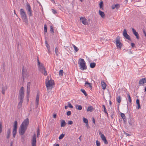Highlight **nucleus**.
Returning a JSON list of instances; mask_svg holds the SVG:
<instances>
[{
  "label": "nucleus",
  "mask_w": 146,
  "mask_h": 146,
  "mask_svg": "<svg viewBox=\"0 0 146 146\" xmlns=\"http://www.w3.org/2000/svg\"><path fill=\"white\" fill-rule=\"evenodd\" d=\"M102 107L104 108V111L105 113L106 114H107V116H108V113L107 112V111L106 110V108L105 107V105H102Z\"/></svg>",
  "instance_id": "32"
},
{
  "label": "nucleus",
  "mask_w": 146,
  "mask_h": 146,
  "mask_svg": "<svg viewBox=\"0 0 146 146\" xmlns=\"http://www.w3.org/2000/svg\"><path fill=\"white\" fill-rule=\"evenodd\" d=\"M123 35L126 39L130 41H131V38L129 35L127 34L126 29H124V30Z\"/></svg>",
  "instance_id": "11"
},
{
  "label": "nucleus",
  "mask_w": 146,
  "mask_h": 146,
  "mask_svg": "<svg viewBox=\"0 0 146 146\" xmlns=\"http://www.w3.org/2000/svg\"><path fill=\"white\" fill-rule=\"evenodd\" d=\"M63 71L62 70H60L59 71V75L60 76H62L63 73Z\"/></svg>",
  "instance_id": "38"
},
{
  "label": "nucleus",
  "mask_w": 146,
  "mask_h": 146,
  "mask_svg": "<svg viewBox=\"0 0 146 146\" xmlns=\"http://www.w3.org/2000/svg\"><path fill=\"white\" fill-rule=\"evenodd\" d=\"M127 98L128 99V100L129 102L130 103L131 102V98L130 97V95L129 94H128L127 95Z\"/></svg>",
  "instance_id": "36"
},
{
  "label": "nucleus",
  "mask_w": 146,
  "mask_h": 146,
  "mask_svg": "<svg viewBox=\"0 0 146 146\" xmlns=\"http://www.w3.org/2000/svg\"><path fill=\"white\" fill-rule=\"evenodd\" d=\"M143 33L144 35L146 37V33L145 31V30H143Z\"/></svg>",
  "instance_id": "57"
},
{
  "label": "nucleus",
  "mask_w": 146,
  "mask_h": 146,
  "mask_svg": "<svg viewBox=\"0 0 146 146\" xmlns=\"http://www.w3.org/2000/svg\"><path fill=\"white\" fill-rule=\"evenodd\" d=\"M38 66L39 67V71L42 73H43V70L45 68L44 67L43 64H42L41 63Z\"/></svg>",
  "instance_id": "15"
},
{
  "label": "nucleus",
  "mask_w": 146,
  "mask_h": 146,
  "mask_svg": "<svg viewBox=\"0 0 146 146\" xmlns=\"http://www.w3.org/2000/svg\"><path fill=\"white\" fill-rule=\"evenodd\" d=\"M132 31L134 35L136 36L137 38L139 39V36L138 33L133 28H132Z\"/></svg>",
  "instance_id": "17"
},
{
  "label": "nucleus",
  "mask_w": 146,
  "mask_h": 146,
  "mask_svg": "<svg viewBox=\"0 0 146 146\" xmlns=\"http://www.w3.org/2000/svg\"><path fill=\"white\" fill-rule=\"evenodd\" d=\"M71 111H68L67 112L66 114L68 116H69L71 115Z\"/></svg>",
  "instance_id": "49"
},
{
  "label": "nucleus",
  "mask_w": 146,
  "mask_h": 146,
  "mask_svg": "<svg viewBox=\"0 0 146 146\" xmlns=\"http://www.w3.org/2000/svg\"><path fill=\"white\" fill-rule=\"evenodd\" d=\"M31 145L32 146H36V135L34 134L31 140Z\"/></svg>",
  "instance_id": "10"
},
{
  "label": "nucleus",
  "mask_w": 146,
  "mask_h": 146,
  "mask_svg": "<svg viewBox=\"0 0 146 146\" xmlns=\"http://www.w3.org/2000/svg\"><path fill=\"white\" fill-rule=\"evenodd\" d=\"M136 104H137V107H136V108L138 109L141 108V105H140V103H139V99H137L136 100Z\"/></svg>",
  "instance_id": "24"
},
{
  "label": "nucleus",
  "mask_w": 146,
  "mask_h": 146,
  "mask_svg": "<svg viewBox=\"0 0 146 146\" xmlns=\"http://www.w3.org/2000/svg\"><path fill=\"white\" fill-rule=\"evenodd\" d=\"M58 48H55V52L57 56H58Z\"/></svg>",
  "instance_id": "46"
},
{
  "label": "nucleus",
  "mask_w": 146,
  "mask_h": 146,
  "mask_svg": "<svg viewBox=\"0 0 146 146\" xmlns=\"http://www.w3.org/2000/svg\"><path fill=\"white\" fill-rule=\"evenodd\" d=\"M123 121L124 123H127V119L126 118H123Z\"/></svg>",
  "instance_id": "52"
},
{
  "label": "nucleus",
  "mask_w": 146,
  "mask_h": 146,
  "mask_svg": "<svg viewBox=\"0 0 146 146\" xmlns=\"http://www.w3.org/2000/svg\"><path fill=\"white\" fill-rule=\"evenodd\" d=\"M86 127H87V128L88 129H89V128H90V127H89V126L88 125V123H86Z\"/></svg>",
  "instance_id": "53"
},
{
  "label": "nucleus",
  "mask_w": 146,
  "mask_h": 146,
  "mask_svg": "<svg viewBox=\"0 0 146 146\" xmlns=\"http://www.w3.org/2000/svg\"><path fill=\"white\" fill-rule=\"evenodd\" d=\"M66 124L64 120H62L61 122V127H64Z\"/></svg>",
  "instance_id": "29"
},
{
  "label": "nucleus",
  "mask_w": 146,
  "mask_h": 146,
  "mask_svg": "<svg viewBox=\"0 0 146 146\" xmlns=\"http://www.w3.org/2000/svg\"><path fill=\"white\" fill-rule=\"evenodd\" d=\"M26 9L27 10V11L29 17L32 16V11L31 7L29 3H27L26 7Z\"/></svg>",
  "instance_id": "8"
},
{
  "label": "nucleus",
  "mask_w": 146,
  "mask_h": 146,
  "mask_svg": "<svg viewBox=\"0 0 146 146\" xmlns=\"http://www.w3.org/2000/svg\"><path fill=\"white\" fill-rule=\"evenodd\" d=\"M45 76H46L47 74V73L45 68L43 70V73H42Z\"/></svg>",
  "instance_id": "39"
},
{
  "label": "nucleus",
  "mask_w": 146,
  "mask_h": 146,
  "mask_svg": "<svg viewBox=\"0 0 146 146\" xmlns=\"http://www.w3.org/2000/svg\"><path fill=\"white\" fill-rule=\"evenodd\" d=\"M54 85V82L51 79L47 82L46 81V85L48 92L53 88V86Z\"/></svg>",
  "instance_id": "3"
},
{
  "label": "nucleus",
  "mask_w": 146,
  "mask_h": 146,
  "mask_svg": "<svg viewBox=\"0 0 146 146\" xmlns=\"http://www.w3.org/2000/svg\"><path fill=\"white\" fill-rule=\"evenodd\" d=\"M72 46L74 48V50L76 52H77L79 50L78 48L74 44H72Z\"/></svg>",
  "instance_id": "34"
},
{
  "label": "nucleus",
  "mask_w": 146,
  "mask_h": 146,
  "mask_svg": "<svg viewBox=\"0 0 146 146\" xmlns=\"http://www.w3.org/2000/svg\"><path fill=\"white\" fill-rule=\"evenodd\" d=\"M37 137H39L40 136V130L39 127H38L37 129Z\"/></svg>",
  "instance_id": "33"
},
{
  "label": "nucleus",
  "mask_w": 146,
  "mask_h": 146,
  "mask_svg": "<svg viewBox=\"0 0 146 146\" xmlns=\"http://www.w3.org/2000/svg\"><path fill=\"white\" fill-rule=\"evenodd\" d=\"M102 86V89L105 90L106 86V84L104 81H102L101 82Z\"/></svg>",
  "instance_id": "20"
},
{
  "label": "nucleus",
  "mask_w": 146,
  "mask_h": 146,
  "mask_svg": "<svg viewBox=\"0 0 146 146\" xmlns=\"http://www.w3.org/2000/svg\"><path fill=\"white\" fill-rule=\"evenodd\" d=\"M7 88V87L6 85L4 86L3 85L2 86V93L3 94H5V91H6Z\"/></svg>",
  "instance_id": "18"
},
{
  "label": "nucleus",
  "mask_w": 146,
  "mask_h": 146,
  "mask_svg": "<svg viewBox=\"0 0 146 146\" xmlns=\"http://www.w3.org/2000/svg\"><path fill=\"white\" fill-rule=\"evenodd\" d=\"M120 7V6L118 4H116L115 5H112L111 8L113 9H114L115 8L118 9Z\"/></svg>",
  "instance_id": "25"
},
{
  "label": "nucleus",
  "mask_w": 146,
  "mask_h": 146,
  "mask_svg": "<svg viewBox=\"0 0 146 146\" xmlns=\"http://www.w3.org/2000/svg\"><path fill=\"white\" fill-rule=\"evenodd\" d=\"M78 64L79 65V67L81 70H83L87 68L86 63L83 59L80 58L79 59Z\"/></svg>",
  "instance_id": "4"
},
{
  "label": "nucleus",
  "mask_w": 146,
  "mask_h": 146,
  "mask_svg": "<svg viewBox=\"0 0 146 146\" xmlns=\"http://www.w3.org/2000/svg\"><path fill=\"white\" fill-rule=\"evenodd\" d=\"M21 142L23 143H24V142H25V138H24V137L23 136H22L21 137Z\"/></svg>",
  "instance_id": "45"
},
{
  "label": "nucleus",
  "mask_w": 146,
  "mask_h": 146,
  "mask_svg": "<svg viewBox=\"0 0 146 146\" xmlns=\"http://www.w3.org/2000/svg\"><path fill=\"white\" fill-rule=\"evenodd\" d=\"M37 62L38 64V66H39V65L41 64V63H40L38 58L37 59Z\"/></svg>",
  "instance_id": "55"
},
{
  "label": "nucleus",
  "mask_w": 146,
  "mask_h": 146,
  "mask_svg": "<svg viewBox=\"0 0 146 146\" xmlns=\"http://www.w3.org/2000/svg\"><path fill=\"white\" fill-rule=\"evenodd\" d=\"M121 116L122 117V119H123V118H125L126 117L124 113H121Z\"/></svg>",
  "instance_id": "43"
},
{
  "label": "nucleus",
  "mask_w": 146,
  "mask_h": 146,
  "mask_svg": "<svg viewBox=\"0 0 146 146\" xmlns=\"http://www.w3.org/2000/svg\"><path fill=\"white\" fill-rule=\"evenodd\" d=\"M94 110V108L93 107L91 106H89L87 109V111L92 112Z\"/></svg>",
  "instance_id": "21"
},
{
  "label": "nucleus",
  "mask_w": 146,
  "mask_h": 146,
  "mask_svg": "<svg viewBox=\"0 0 146 146\" xmlns=\"http://www.w3.org/2000/svg\"><path fill=\"white\" fill-rule=\"evenodd\" d=\"M68 106L71 108H73V106L69 102L68 103Z\"/></svg>",
  "instance_id": "42"
},
{
  "label": "nucleus",
  "mask_w": 146,
  "mask_h": 146,
  "mask_svg": "<svg viewBox=\"0 0 146 146\" xmlns=\"http://www.w3.org/2000/svg\"><path fill=\"white\" fill-rule=\"evenodd\" d=\"M22 71L23 78V79L24 80L25 78L27 76V71L24 69V67H23L22 68Z\"/></svg>",
  "instance_id": "12"
},
{
  "label": "nucleus",
  "mask_w": 146,
  "mask_h": 146,
  "mask_svg": "<svg viewBox=\"0 0 146 146\" xmlns=\"http://www.w3.org/2000/svg\"><path fill=\"white\" fill-rule=\"evenodd\" d=\"M103 4V3L102 1L100 3L99 5H100V8L102 9V8Z\"/></svg>",
  "instance_id": "44"
},
{
  "label": "nucleus",
  "mask_w": 146,
  "mask_h": 146,
  "mask_svg": "<svg viewBox=\"0 0 146 146\" xmlns=\"http://www.w3.org/2000/svg\"><path fill=\"white\" fill-rule=\"evenodd\" d=\"M81 91L84 94V95L86 96H87V94H86V92L84 90L82 89H81Z\"/></svg>",
  "instance_id": "35"
},
{
  "label": "nucleus",
  "mask_w": 146,
  "mask_h": 146,
  "mask_svg": "<svg viewBox=\"0 0 146 146\" xmlns=\"http://www.w3.org/2000/svg\"><path fill=\"white\" fill-rule=\"evenodd\" d=\"M128 123L131 126H132L133 124V119L131 118H130L128 120Z\"/></svg>",
  "instance_id": "28"
},
{
  "label": "nucleus",
  "mask_w": 146,
  "mask_h": 146,
  "mask_svg": "<svg viewBox=\"0 0 146 146\" xmlns=\"http://www.w3.org/2000/svg\"><path fill=\"white\" fill-rule=\"evenodd\" d=\"M39 102V95L37 94L36 99V106H37Z\"/></svg>",
  "instance_id": "23"
},
{
  "label": "nucleus",
  "mask_w": 146,
  "mask_h": 146,
  "mask_svg": "<svg viewBox=\"0 0 146 146\" xmlns=\"http://www.w3.org/2000/svg\"><path fill=\"white\" fill-rule=\"evenodd\" d=\"M0 128H2V125L1 123H0Z\"/></svg>",
  "instance_id": "62"
},
{
  "label": "nucleus",
  "mask_w": 146,
  "mask_h": 146,
  "mask_svg": "<svg viewBox=\"0 0 146 146\" xmlns=\"http://www.w3.org/2000/svg\"><path fill=\"white\" fill-rule=\"evenodd\" d=\"M109 104L110 105L112 103L110 101L109 102Z\"/></svg>",
  "instance_id": "64"
},
{
  "label": "nucleus",
  "mask_w": 146,
  "mask_h": 146,
  "mask_svg": "<svg viewBox=\"0 0 146 146\" xmlns=\"http://www.w3.org/2000/svg\"><path fill=\"white\" fill-rule=\"evenodd\" d=\"M17 122L16 120L14 121L13 126V136L15 137L17 133Z\"/></svg>",
  "instance_id": "7"
},
{
  "label": "nucleus",
  "mask_w": 146,
  "mask_h": 146,
  "mask_svg": "<svg viewBox=\"0 0 146 146\" xmlns=\"http://www.w3.org/2000/svg\"><path fill=\"white\" fill-rule=\"evenodd\" d=\"M124 133L127 136H130V135H129V134L127 133H125V132H124Z\"/></svg>",
  "instance_id": "60"
},
{
  "label": "nucleus",
  "mask_w": 146,
  "mask_h": 146,
  "mask_svg": "<svg viewBox=\"0 0 146 146\" xmlns=\"http://www.w3.org/2000/svg\"><path fill=\"white\" fill-rule=\"evenodd\" d=\"M46 46L47 47V48L48 50V52H50V48L49 46V44H46Z\"/></svg>",
  "instance_id": "50"
},
{
  "label": "nucleus",
  "mask_w": 146,
  "mask_h": 146,
  "mask_svg": "<svg viewBox=\"0 0 146 146\" xmlns=\"http://www.w3.org/2000/svg\"><path fill=\"white\" fill-rule=\"evenodd\" d=\"M96 63L94 62L91 63L90 64V66L92 68H93L96 66Z\"/></svg>",
  "instance_id": "30"
},
{
  "label": "nucleus",
  "mask_w": 146,
  "mask_h": 146,
  "mask_svg": "<svg viewBox=\"0 0 146 146\" xmlns=\"http://www.w3.org/2000/svg\"><path fill=\"white\" fill-rule=\"evenodd\" d=\"M121 98L120 96H118L116 98V100L118 103H120L121 102Z\"/></svg>",
  "instance_id": "31"
},
{
  "label": "nucleus",
  "mask_w": 146,
  "mask_h": 146,
  "mask_svg": "<svg viewBox=\"0 0 146 146\" xmlns=\"http://www.w3.org/2000/svg\"><path fill=\"white\" fill-rule=\"evenodd\" d=\"M145 83H146V78L141 79L139 82V84L140 85H143Z\"/></svg>",
  "instance_id": "16"
},
{
  "label": "nucleus",
  "mask_w": 146,
  "mask_h": 146,
  "mask_svg": "<svg viewBox=\"0 0 146 146\" xmlns=\"http://www.w3.org/2000/svg\"><path fill=\"white\" fill-rule=\"evenodd\" d=\"M31 85V83L29 82H28L27 83V100H29L27 98H28L29 96V93L30 92V87Z\"/></svg>",
  "instance_id": "9"
},
{
  "label": "nucleus",
  "mask_w": 146,
  "mask_h": 146,
  "mask_svg": "<svg viewBox=\"0 0 146 146\" xmlns=\"http://www.w3.org/2000/svg\"><path fill=\"white\" fill-rule=\"evenodd\" d=\"M99 14L101 16L102 18H104L105 17V14L104 12L99 10Z\"/></svg>",
  "instance_id": "22"
},
{
  "label": "nucleus",
  "mask_w": 146,
  "mask_h": 146,
  "mask_svg": "<svg viewBox=\"0 0 146 146\" xmlns=\"http://www.w3.org/2000/svg\"><path fill=\"white\" fill-rule=\"evenodd\" d=\"M68 107V106H65V109H67V107Z\"/></svg>",
  "instance_id": "63"
},
{
  "label": "nucleus",
  "mask_w": 146,
  "mask_h": 146,
  "mask_svg": "<svg viewBox=\"0 0 146 146\" xmlns=\"http://www.w3.org/2000/svg\"><path fill=\"white\" fill-rule=\"evenodd\" d=\"M68 123L69 125H71L73 123V122L72 121H69L68 122Z\"/></svg>",
  "instance_id": "51"
},
{
  "label": "nucleus",
  "mask_w": 146,
  "mask_h": 146,
  "mask_svg": "<svg viewBox=\"0 0 146 146\" xmlns=\"http://www.w3.org/2000/svg\"><path fill=\"white\" fill-rule=\"evenodd\" d=\"M50 31L51 32H52L53 33H54V29H53V27L51 26H50Z\"/></svg>",
  "instance_id": "48"
},
{
  "label": "nucleus",
  "mask_w": 146,
  "mask_h": 146,
  "mask_svg": "<svg viewBox=\"0 0 146 146\" xmlns=\"http://www.w3.org/2000/svg\"><path fill=\"white\" fill-rule=\"evenodd\" d=\"M83 120L84 122L86 123H88V120L85 118H83Z\"/></svg>",
  "instance_id": "37"
},
{
  "label": "nucleus",
  "mask_w": 146,
  "mask_h": 146,
  "mask_svg": "<svg viewBox=\"0 0 146 146\" xmlns=\"http://www.w3.org/2000/svg\"><path fill=\"white\" fill-rule=\"evenodd\" d=\"M54 146H59V145L58 144H56L54 145Z\"/></svg>",
  "instance_id": "61"
},
{
  "label": "nucleus",
  "mask_w": 146,
  "mask_h": 146,
  "mask_svg": "<svg viewBox=\"0 0 146 146\" xmlns=\"http://www.w3.org/2000/svg\"><path fill=\"white\" fill-rule=\"evenodd\" d=\"M96 143L97 146H100V144L99 141L98 140H96Z\"/></svg>",
  "instance_id": "47"
},
{
  "label": "nucleus",
  "mask_w": 146,
  "mask_h": 146,
  "mask_svg": "<svg viewBox=\"0 0 146 146\" xmlns=\"http://www.w3.org/2000/svg\"><path fill=\"white\" fill-rule=\"evenodd\" d=\"M52 12H53V13L55 14L56 13V10H54V9H52Z\"/></svg>",
  "instance_id": "54"
},
{
  "label": "nucleus",
  "mask_w": 146,
  "mask_h": 146,
  "mask_svg": "<svg viewBox=\"0 0 146 146\" xmlns=\"http://www.w3.org/2000/svg\"><path fill=\"white\" fill-rule=\"evenodd\" d=\"M85 84V86L87 88H90L91 89H92V84L91 83L86 82Z\"/></svg>",
  "instance_id": "19"
},
{
  "label": "nucleus",
  "mask_w": 146,
  "mask_h": 146,
  "mask_svg": "<svg viewBox=\"0 0 146 146\" xmlns=\"http://www.w3.org/2000/svg\"><path fill=\"white\" fill-rule=\"evenodd\" d=\"M80 21L84 25H86L88 24L87 20L84 17H82L80 18Z\"/></svg>",
  "instance_id": "14"
},
{
  "label": "nucleus",
  "mask_w": 146,
  "mask_h": 146,
  "mask_svg": "<svg viewBox=\"0 0 146 146\" xmlns=\"http://www.w3.org/2000/svg\"><path fill=\"white\" fill-rule=\"evenodd\" d=\"M53 118H56V114H53Z\"/></svg>",
  "instance_id": "56"
},
{
  "label": "nucleus",
  "mask_w": 146,
  "mask_h": 146,
  "mask_svg": "<svg viewBox=\"0 0 146 146\" xmlns=\"http://www.w3.org/2000/svg\"><path fill=\"white\" fill-rule=\"evenodd\" d=\"M44 32L45 33H46L47 32V26L46 24L44 25Z\"/></svg>",
  "instance_id": "40"
},
{
  "label": "nucleus",
  "mask_w": 146,
  "mask_h": 146,
  "mask_svg": "<svg viewBox=\"0 0 146 146\" xmlns=\"http://www.w3.org/2000/svg\"><path fill=\"white\" fill-rule=\"evenodd\" d=\"M64 136V134H61L60 136L58 138L59 139H60L62 138H63Z\"/></svg>",
  "instance_id": "41"
},
{
  "label": "nucleus",
  "mask_w": 146,
  "mask_h": 146,
  "mask_svg": "<svg viewBox=\"0 0 146 146\" xmlns=\"http://www.w3.org/2000/svg\"><path fill=\"white\" fill-rule=\"evenodd\" d=\"M20 13L23 22H25V24L27 25L28 18L24 10L23 9H20Z\"/></svg>",
  "instance_id": "5"
},
{
  "label": "nucleus",
  "mask_w": 146,
  "mask_h": 146,
  "mask_svg": "<svg viewBox=\"0 0 146 146\" xmlns=\"http://www.w3.org/2000/svg\"><path fill=\"white\" fill-rule=\"evenodd\" d=\"M99 134L100 135L102 141L104 142V143L106 144H107L108 142L104 135L101 133V132L99 133Z\"/></svg>",
  "instance_id": "13"
},
{
  "label": "nucleus",
  "mask_w": 146,
  "mask_h": 146,
  "mask_svg": "<svg viewBox=\"0 0 146 146\" xmlns=\"http://www.w3.org/2000/svg\"><path fill=\"white\" fill-rule=\"evenodd\" d=\"M29 124V120L26 118L24 120L21 125L19 132L20 135H23L25 133Z\"/></svg>",
  "instance_id": "1"
},
{
  "label": "nucleus",
  "mask_w": 146,
  "mask_h": 146,
  "mask_svg": "<svg viewBox=\"0 0 146 146\" xmlns=\"http://www.w3.org/2000/svg\"><path fill=\"white\" fill-rule=\"evenodd\" d=\"M11 129H8L7 131V138L8 139L10 137V135L11 134Z\"/></svg>",
  "instance_id": "26"
},
{
  "label": "nucleus",
  "mask_w": 146,
  "mask_h": 146,
  "mask_svg": "<svg viewBox=\"0 0 146 146\" xmlns=\"http://www.w3.org/2000/svg\"><path fill=\"white\" fill-rule=\"evenodd\" d=\"M92 121H93V123H95V119L93 118V119H92Z\"/></svg>",
  "instance_id": "59"
},
{
  "label": "nucleus",
  "mask_w": 146,
  "mask_h": 146,
  "mask_svg": "<svg viewBox=\"0 0 146 146\" xmlns=\"http://www.w3.org/2000/svg\"><path fill=\"white\" fill-rule=\"evenodd\" d=\"M115 42L117 48L118 49L121 50L123 44L120 42V38L119 36H117L116 38Z\"/></svg>",
  "instance_id": "6"
},
{
  "label": "nucleus",
  "mask_w": 146,
  "mask_h": 146,
  "mask_svg": "<svg viewBox=\"0 0 146 146\" xmlns=\"http://www.w3.org/2000/svg\"><path fill=\"white\" fill-rule=\"evenodd\" d=\"M131 45L132 47H133L135 45V44L133 43H131Z\"/></svg>",
  "instance_id": "58"
},
{
  "label": "nucleus",
  "mask_w": 146,
  "mask_h": 146,
  "mask_svg": "<svg viewBox=\"0 0 146 146\" xmlns=\"http://www.w3.org/2000/svg\"><path fill=\"white\" fill-rule=\"evenodd\" d=\"M76 108V109L79 110H81L82 109V106L81 105H79L78 104L76 105L75 106Z\"/></svg>",
  "instance_id": "27"
},
{
  "label": "nucleus",
  "mask_w": 146,
  "mask_h": 146,
  "mask_svg": "<svg viewBox=\"0 0 146 146\" xmlns=\"http://www.w3.org/2000/svg\"><path fill=\"white\" fill-rule=\"evenodd\" d=\"M24 87L22 86L21 87L19 92V96H18V98L19 102L18 103L17 107L19 109H20L22 107V104L24 97Z\"/></svg>",
  "instance_id": "2"
}]
</instances>
